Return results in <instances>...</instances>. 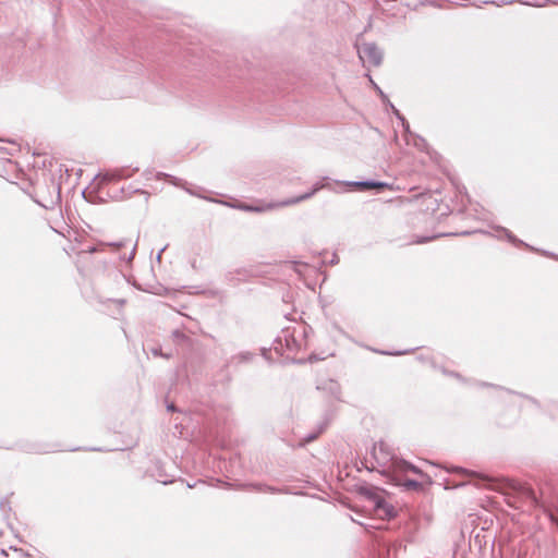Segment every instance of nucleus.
I'll return each mask as SVG.
<instances>
[{"label":"nucleus","instance_id":"473e14b6","mask_svg":"<svg viewBox=\"0 0 558 558\" xmlns=\"http://www.w3.org/2000/svg\"><path fill=\"white\" fill-rule=\"evenodd\" d=\"M183 189H184L187 193H190L191 195H197L195 192H193L192 190H190V189H187V187H185V186H183Z\"/></svg>","mask_w":558,"mask_h":558},{"label":"nucleus","instance_id":"2eb2a0df","mask_svg":"<svg viewBox=\"0 0 558 558\" xmlns=\"http://www.w3.org/2000/svg\"><path fill=\"white\" fill-rule=\"evenodd\" d=\"M150 352L155 356H162L165 359H170L172 356L171 353H162L160 348H153Z\"/></svg>","mask_w":558,"mask_h":558},{"label":"nucleus","instance_id":"7ed1b4c3","mask_svg":"<svg viewBox=\"0 0 558 558\" xmlns=\"http://www.w3.org/2000/svg\"><path fill=\"white\" fill-rule=\"evenodd\" d=\"M45 186L48 191V195H44L43 186L38 185L36 187L37 198H35V202L46 209H52L60 202V187L52 179L49 183H46Z\"/></svg>","mask_w":558,"mask_h":558},{"label":"nucleus","instance_id":"bb28decb","mask_svg":"<svg viewBox=\"0 0 558 558\" xmlns=\"http://www.w3.org/2000/svg\"><path fill=\"white\" fill-rule=\"evenodd\" d=\"M158 482L162 483V484H169V483H172L173 480H167V478H162L161 476L158 478Z\"/></svg>","mask_w":558,"mask_h":558},{"label":"nucleus","instance_id":"f3484780","mask_svg":"<svg viewBox=\"0 0 558 558\" xmlns=\"http://www.w3.org/2000/svg\"><path fill=\"white\" fill-rule=\"evenodd\" d=\"M390 107L392 109V112L395 113V116L401 121L402 124H405V119L404 117L400 113V111L392 105L390 104Z\"/></svg>","mask_w":558,"mask_h":558},{"label":"nucleus","instance_id":"f8f14e48","mask_svg":"<svg viewBox=\"0 0 558 558\" xmlns=\"http://www.w3.org/2000/svg\"><path fill=\"white\" fill-rule=\"evenodd\" d=\"M397 484L402 485L405 489H420L422 487V484L415 480H405L403 483H400L399 481L396 482Z\"/></svg>","mask_w":558,"mask_h":558},{"label":"nucleus","instance_id":"c9c22d12","mask_svg":"<svg viewBox=\"0 0 558 558\" xmlns=\"http://www.w3.org/2000/svg\"><path fill=\"white\" fill-rule=\"evenodd\" d=\"M195 486H196V483H195V484H187V487H189V488H193V487H195Z\"/></svg>","mask_w":558,"mask_h":558},{"label":"nucleus","instance_id":"b1692460","mask_svg":"<svg viewBox=\"0 0 558 558\" xmlns=\"http://www.w3.org/2000/svg\"><path fill=\"white\" fill-rule=\"evenodd\" d=\"M418 142H415V146H417L418 148L423 149L425 146H426V143H425V140L422 138V137H417Z\"/></svg>","mask_w":558,"mask_h":558},{"label":"nucleus","instance_id":"9b49d317","mask_svg":"<svg viewBox=\"0 0 558 558\" xmlns=\"http://www.w3.org/2000/svg\"><path fill=\"white\" fill-rule=\"evenodd\" d=\"M252 487L255 490L263 492V493H270V494L282 493V490L279 489V488H276V487H272V486L263 485V484H254V485H252Z\"/></svg>","mask_w":558,"mask_h":558},{"label":"nucleus","instance_id":"0eeeda50","mask_svg":"<svg viewBox=\"0 0 558 558\" xmlns=\"http://www.w3.org/2000/svg\"><path fill=\"white\" fill-rule=\"evenodd\" d=\"M398 469L396 472V477L393 478V482L400 481V475L411 471L415 474H418L421 476H425L422 470H420L417 466L413 465L412 463L405 461L404 459L400 458V461L398 462Z\"/></svg>","mask_w":558,"mask_h":558},{"label":"nucleus","instance_id":"4be33fe9","mask_svg":"<svg viewBox=\"0 0 558 558\" xmlns=\"http://www.w3.org/2000/svg\"><path fill=\"white\" fill-rule=\"evenodd\" d=\"M371 83L374 85V87L376 88V92L378 93V95H380L381 99L385 101L387 99V96L383 93V90L371 80Z\"/></svg>","mask_w":558,"mask_h":558},{"label":"nucleus","instance_id":"6e6552de","mask_svg":"<svg viewBox=\"0 0 558 558\" xmlns=\"http://www.w3.org/2000/svg\"><path fill=\"white\" fill-rule=\"evenodd\" d=\"M324 187H325V184H323L320 182H317V183L314 184L313 189L310 192L304 193V194H302V195H300L298 197L287 199V201L282 202V205L289 206V205H294V204H298L300 202L306 201V199L311 198L315 193H317L319 190H322Z\"/></svg>","mask_w":558,"mask_h":558},{"label":"nucleus","instance_id":"c756f323","mask_svg":"<svg viewBox=\"0 0 558 558\" xmlns=\"http://www.w3.org/2000/svg\"><path fill=\"white\" fill-rule=\"evenodd\" d=\"M167 409H168V411H171V412L175 411V407L173 403L168 404Z\"/></svg>","mask_w":558,"mask_h":558},{"label":"nucleus","instance_id":"423d86ee","mask_svg":"<svg viewBox=\"0 0 558 558\" xmlns=\"http://www.w3.org/2000/svg\"><path fill=\"white\" fill-rule=\"evenodd\" d=\"M344 184L347 186L357 187L360 190L384 189V187L388 186V184L385 183V182L374 181V180H368V181H348V182H344Z\"/></svg>","mask_w":558,"mask_h":558},{"label":"nucleus","instance_id":"f257e3e1","mask_svg":"<svg viewBox=\"0 0 558 558\" xmlns=\"http://www.w3.org/2000/svg\"><path fill=\"white\" fill-rule=\"evenodd\" d=\"M400 458L385 441L373 445L369 457H365L361 464L369 472H378L393 482Z\"/></svg>","mask_w":558,"mask_h":558},{"label":"nucleus","instance_id":"4468645a","mask_svg":"<svg viewBox=\"0 0 558 558\" xmlns=\"http://www.w3.org/2000/svg\"><path fill=\"white\" fill-rule=\"evenodd\" d=\"M157 179H161V178H171V182L174 184V185H178V186H181V180L180 179H177V178H173L169 174H166V173H162V172H158L157 173Z\"/></svg>","mask_w":558,"mask_h":558},{"label":"nucleus","instance_id":"aec40b11","mask_svg":"<svg viewBox=\"0 0 558 558\" xmlns=\"http://www.w3.org/2000/svg\"><path fill=\"white\" fill-rule=\"evenodd\" d=\"M371 83L374 85V87L376 88V92L378 93V95H380L381 99L385 101L387 99V96L383 93V90L371 80Z\"/></svg>","mask_w":558,"mask_h":558},{"label":"nucleus","instance_id":"39448f33","mask_svg":"<svg viewBox=\"0 0 558 558\" xmlns=\"http://www.w3.org/2000/svg\"><path fill=\"white\" fill-rule=\"evenodd\" d=\"M137 171L138 168H134L132 171L129 168H118L104 173L102 179L108 182L119 181L132 177L133 173Z\"/></svg>","mask_w":558,"mask_h":558},{"label":"nucleus","instance_id":"a211bd4d","mask_svg":"<svg viewBox=\"0 0 558 558\" xmlns=\"http://www.w3.org/2000/svg\"><path fill=\"white\" fill-rule=\"evenodd\" d=\"M438 236H439V235H432V236H425V238H417V239L415 240V243H418V244H420V243H426V242H428V241H430V240H434V239H436V238H438Z\"/></svg>","mask_w":558,"mask_h":558},{"label":"nucleus","instance_id":"20e7f679","mask_svg":"<svg viewBox=\"0 0 558 558\" xmlns=\"http://www.w3.org/2000/svg\"><path fill=\"white\" fill-rule=\"evenodd\" d=\"M360 60L368 62L374 66L380 65L383 61V51L374 43H365L361 47L356 46Z\"/></svg>","mask_w":558,"mask_h":558},{"label":"nucleus","instance_id":"2f4dec72","mask_svg":"<svg viewBox=\"0 0 558 558\" xmlns=\"http://www.w3.org/2000/svg\"><path fill=\"white\" fill-rule=\"evenodd\" d=\"M166 250V247L161 248L159 251V253L157 254V259L160 260L161 259V254L163 253V251Z\"/></svg>","mask_w":558,"mask_h":558},{"label":"nucleus","instance_id":"cd10ccee","mask_svg":"<svg viewBox=\"0 0 558 558\" xmlns=\"http://www.w3.org/2000/svg\"><path fill=\"white\" fill-rule=\"evenodd\" d=\"M173 337L174 338H184V335L181 331L175 330V331H173Z\"/></svg>","mask_w":558,"mask_h":558},{"label":"nucleus","instance_id":"7c9ffc66","mask_svg":"<svg viewBox=\"0 0 558 558\" xmlns=\"http://www.w3.org/2000/svg\"><path fill=\"white\" fill-rule=\"evenodd\" d=\"M339 259L337 257V255L335 254L333 257L331 258L330 263L331 264H338Z\"/></svg>","mask_w":558,"mask_h":558},{"label":"nucleus","instance_id":"ddd939ff","mask_svg":"<svg viewBox=\"0 0 558 558\" xmlns=\"http://www.w3.org/2000/svg\"><path fill=\"white\" fill-rule=\"evenodd\" d=\"M453 471L454 472H460V473H463V474H468V475H471V476H476V477H480V478H482L484 481H490V478L488 476H486V475H481V474H477L476 472L468 471V470L459 468V466L453 468Z\"/></svg>","mask_w":558,"mask_h":558},{"label":"nucleus","instance_id":"5701e85b","mask_svg":"<svg viewBox=\"0 0 558 558\" xmlns=\"http://www.w3.org/2000/svg\"><path fill=\"white\" fill-rule=\"evenodd\" d=\"M525 494L526 496L533 501V502H536V496H535V493L532 490V489H526L525 490Z\"/></svg>","mask_w":558,"mask_h":558},{"label":"nucleus","instance_id":"a878e982","mask_svg":"<svg viewBox=\"0 0 558 558\" xmlns=\"http://www.w3.org/2000/svg\"><path fill=\"white\" fill-rule=\"evenodd\" d=\"M294 266H295V270H296L298 272H301L300 267H304V266H305V264H302V263H299V262H294Z\"/></svg>","mask_w":558,"mask_h":558},{"label":"nucleus","instance_id":"6ab92c4d","mask_svg":"<svg viewBox=\"0 0 558 558\" xmlns=\"http://www.w3.org/2000/svg\"><path fill=\"white\" fill-rule=\"evenodd\" d=\"M316 437H317V434H310V435H307V436L304 438V440H303L302 442H300V446H303V445H305V444H307V442L313 441L314 439H316Z\"/></svg>","mask_w":558,"mask_h":558},{"label":"nucleus","instance_id":"72a5a7b5","mask_svg":"<svg viewBox=\"0 0 558 558\" xmlns=\"http://www.w3.org/2000/svg\"><path fill=\"white\" fill-rule=\"evenodd\" d=\"M132 191H133V193H138V192H141V193L146 194V192H145V191H141L140 189H133Z\"/></svg>","mask_w":558,"mask_h":558},{"label":"nucleus","instance_id":"f704fd0d","mask_svg":"<svg viewBox=\"0 0 558 558\" xmlns=\"http://www.w3.org/2000/svg\"><path fill=\"white\" fill-rule=\"evenodd\" d=\"M144 175H145V178H146V179H150V172L145 171V172H144Z\"/></svg>","mask_w":558,"mask_h":558},{"label":"nucleus","instance_id":"c85d7f7f","mask_svg":"<svg viewBox=\"0 0 558 558\" xmlns=\"http://www.w3.org/2000/svg\"><path fill=\"white\" fill-rule=\"evenodd\" d=\"M402 126H403V129H404V131H405L407 133L411 134V132H410V126H409V123H408V121H407V120H405V124H402Z\"/></svg>","mask_w":558,"mask_h":558},{"label":"nucleus","instance_id":"f03ea898","mask_svg":"<svg viewBox=\"0 0 558 558\" xmlns=\"http://www.w3.org/2000/svg\"><path fill=\"white\" fill-rule=\"evenodd\" d=\"M106 247L112 248V252H119L121 248H129L130 253L128 255L125 253L119 255L121 260L131 262L135 256L136 245L133 244L131 240H122L119 242H100L98 245L88 246L83 252L88 254L105 252Z\"/></svg>","mask_w":558,"mask_h":558},{"label":"nucleus","instance_id":"393cba45","mask_svg":"<svg viewBox=\"0 0 558 558\" xmlns=\"http://www.w3.org/2000/svg\"><path fill=\"white\" fill-rule=\"evenodd\" d=\"M242 208L244 210H248V211H260L262 210V208H259V207H253V206H248V205H244V206H242Z\"/></svg>","mask_w":558,"mask_h":558},{"label":"nucleus","instance_id":"e433bc0d","mask_svg":"<svg viewBox=\"0 0 558 558\" xmlns=\"http://www.w3.org/2000/svg\"><path fill=\"white\" fill-rule=\"evenodd\" d=\"M119 304H124V300H117Z\"/></svg>","mask_w":558,"mask_h":558},{"label":"nucleus","instance_id":"412c9836","mask_svg":"<svg viewBox=\"0 0 558 558\" xmlns=\"http://www.w3.org/2000/svg\"><path fill=\"white\" fill-rule=\"evenodd\" d=\"M371 83L374 85V87L376 88V92L378 93V95H380L381 99L385 101L387 99V96L383 93V90L371 80Z\"/></svg>","mask_w":558,"mask_h":558},{"label":"nucleus","instance_id":"9d476101","mask_svg":"<svg viewBox=\"0 0 558 558\" xmlns=\"http://www.w3.org/2000/svg\"><path fill=\"white\" fill-rule=\"evenodd\" d=\"M496 232H497V234H496V236H497V238H502V236H505V238H507V239H508V241H509V242H511V243H513V244H515V245H521V244H523V242H522L521 240L517 239V238H515V236H514V235H513V234H512L508 229H506V228L498 227V228L496 229Z\"/></svg>","mask_w":558,"mask_h":558},{"label":"nucleus","instance_id":"1a4fd4ad","mask_svg":"<svg viewBox=\"0 0 558 558\" xmlns=\"http://www.w3.org/2000/svg\"><path fill=\"white\" fill-rule=\"evenodd\" d=\"M253 357H254V354L248 351L240 352L238 354L232 355L229 359L228 364L229 365H240L243 363H248L250 361H252Z\"/></svg>","mask_w":558,"mask_h":558},{"label":"nucleus","instance_id":"dca6fc26","mask_svg":"<svg viewBox=\"0 0 558 558\" xmlns=\"http://www.w3.org/2000/svg\"><path fill=\"white\" fill-rule=\"evenodd\" d=\"M411 351L412 350L396 351V352H391V351H377V352L380 354H384V355H402V354H407Z\"/></svg>","mask_w":558,"mask_h":558}]
</instances>
